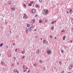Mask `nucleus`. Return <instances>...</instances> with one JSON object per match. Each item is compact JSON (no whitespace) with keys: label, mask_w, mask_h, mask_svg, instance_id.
<instances>
[{"label":"nucleus","mask_w":73,"mask_h":73,"mask_svg":"<svg viewBox=\"0 0 73 73\" xmlns=\"http://www.w3.org/2000/svg\"><path fill=\"white\" fill-rule=\"evenodd\" d=\"M70 42L71 43H72V41H71Z\"/></svg>","instance_id":"obj_55"},{"label":"nucleus","mask_w":73,"mask_h":73,"mask_svg":"<svg viewBox=\"0 0 73 73\" xmlns=\"http://www.w3.org/2000/svg\"><path fill=\"white\" fill-rule=\"evenodd\" d=\"M14 58H15V59L16 58H15V57H14Z\"/></svg>","instance_id":"obj_61"},{"label":"nucleus","mask_w":73,"mask_h":73,"mask_svg":"<svg viewBox=\"0 0 73 73\" xmlns=\"http://www.w3.org/2000/svg\"><path fill=\"white\" fill-rule=\"evenodd\" d=\"M26 69H28V67L26 68Z\"/></svg>","instance_id":"obj_57"},{"label":"nucleus","mask_w":73,"mask_h":73,"mask_svg":"<svg viewBox=\"0 0 73 73\" xmlns=\"http://www.w3.org/2000/svg\"><path fill=\"white\" fill-rule=\"evenodd\" d=\"M1 63L2 64H4V62L3 61H1Z\"/></svg>","instance_id":"obj_14"},{"label":"nucleus","mask_w":73,"mask_h":73,"mask_svg":"<svg viewBox=\"0 0 73 73\" xmlns=\"http://www.w3.org/2000/svg\"><path fill=\"white\" fill-rule=\"evenodd\" d=\"M26 19H27V18H28V16H26Z\"/></svg>","instance_id":"obj_43"},{"label":"nucleus","mask_w":73,"mask_h":73,"mask_svg":"<svg viewBox=\"0 0 73 73\" xmlns=\"http://www.w3.org/2000/svg\"><path fill=\"white\" fill-rule=\"evenodd\" d=\"M35 64H33V66H35Z\"/></svg>","instance_id":"obj_52"},{"label":"nucleus","mask_w":73,"mask_h":73,"mask_svg":"<svg viewBox=\"0 0 73 73\" xmlns=\"http://www.w3.org/2000/svg\"><path fill=\"white\" fill-rule=\"evenodd\" d=\"M29 26L31 28H32L33 27V25H32L31 24H30L29 25Z\"/></svg>","instance_id":"obj_11"},{"label":"nucleus","mask_w":73,"mask_h":73,"mask_svg":"<svg viewBox=\"0 0 73 73\" xmlns=\"http://www.w3.org/2000/svg\"><path fill=\"white\" fill-rule=\"evenodd\" d=\"M59 64H61V61H60V62H59Z\"/></svg>","instance_id":"obj_48"},{"label":"nucleus","mask_w":73,"mask_h":73,"mask_svg":"<svg viewBox=\"0 0 73 73\" xmlns=\"http://www.w3.org/2000/svg\"><path fill=\"white\" fill-rule=\"evenodd\" d=\"M7 48H8V46H7Z\"/></svg>","instance_id":"obj_56"},{"label":"nucleus","mask_w":73,"mask_h":73,"mask_svg":"<svg viewBox=\"0 0 73 73\" xmlns=\"http://www.w3.org/2000/svg\"><path fill=\"white\" fill-rule=\"evenodd\" d=\"M25 16H26V14L25 13L24 14V17H25Z\"/></svg>","instance_id":"obj_25"},{"label":"nucleus","mask_w":73,"mask_h":73,"mask_svg":"<svg viewBox=\"0 0 73 73\" xmlns=\"http://www.w3.org/2000/svg\"><path fill=\"white\" fill-rule=\"evenodd\" d=\"M43 44H45V40H43Z\"/></svg>","instance_id":"obj_15"},{"label":"nucleus","mask_w":73,"mask_h":73,"mask_svg":"<svg viewBox=\"0 0 73 73\" xmlns=\"http://www.w3.org/2000/svg\"><path fill=\"white\" fill-rule=\"evenodd\" d=\"M25 17H23V19H25Z\"/></svg>","instance_id":"obj_51"},{"label":"nucleus","mask_w":73,"mask_h":73,"mask_svg":"<svg viewBox=\"0 0 73 73\" xmlns=\"http://www.w3.org/2000/svg\"><path fill=\"white\" fill-rule=\"evenodd\" d=\"M61 53H64V50H62L61 51Z\"/></svg>","instance_id":"obj_28"},{"label":"nucleus","mask_w":73,"mask_h":73,"mask_svg":"<svg viewBox=\"0 0 73 73\" xmlns=\"http://www.w3.org/2000/svg\"><path fill=\"white\" fill-rule=\"evenodd\" d=\"M54 38H55V39H57V38H56V37H55Z\"/></svg>","instance_id":"obj_49"},{"label":"nucleus","mask_w":73,"mask_h":73,"mask_svg":"<svg viewBox=\"0 0 73 73\" xmlns=\"http://www.w3.org/2000/svg\"><path fill=\"white\" fill-rule=\"evenodd\" d=\"M28 30L29 31H31V30H32V29H31V28H29L28 29Z\"/></svg>","instance_id":"obj_10"},{"label":"nucleus","mask_w":73,"mask_h":73,"mask_svg":"<svg viewBox=\"0 0 73 73\" xmlns=\"http://www.w3.org/2000/svg\"><path fill=\"white\" fill-rule=\"evenodd\" d=\"M26 72V70H25L23 71V72Z\"/></svg>","instance_id":"obj_44"},{"label":"nucleus","mask_w":73,"mask_h":73,"mask_svg":"<svg viewBox=\"0 0 73 73\" xmlns=\"http://www.w3.org/2000/svg\"><path fill=\"white\" fill-rule=\"evenodd\" d=\"M45 44H48V41H45Z\"/></svg>","instance_id":"obj_24"},{"label":"nucleus","mask_w":73,"mask_h":73,"mask_svg":"<svg viewBox=\"0 0 73 73\" xmlns=\"http://www.w3.org/2000/svg\"><path fill=\"white\" fill-rule=\"evenodd\" d=\"M12 66H13V65H12Z\"/></svg>","instance_id":"obj_64"},{"label":"nucleus","mask_w":73,"mask_h":73,"mask_svg":"<svg viewBox=\"0 0 73 73\" xmlns=\"http://www.w3.org/2000/svg\"><path fill=\"white\" fill-rule=\"evenodd\" d=\"M8 4L9 5H11V1H9L8 2Z\"/></svg>","instance_id":"obj_9"},{"label":"nucleus","mask_w":73,"mask_h":73,"mask_svg":"<svg viewBox=\"0 0 73 73\" xmlns=\"http://www.w3.org/2000/svg\"><path fill=\"white\" fill-rule=\"evenodd\" d=\"M22 58H25V56H23L22 57Z\"/></svg>","instance_id":"obj_34"},{"label":"nucleus","mask_w":73,"mask_h":73,"mask_svg":"<svg viewBox=\"0 0 73 73\" xmlns=\"http://www.w3.org/2000/svg\"><path fill=\"white\" fill-rule=\"evenodd\" d=\"M46 52L48 54H51V51L49 49H47L46 50Z\"/></svg>","instance_id":"obj_1"},{"label":"nucleus","mask_w":73,"mask_h":73,"mask_svg":"<svg viewBox=\"0 0 73 73\" xmlns=\"http://www.w3.org/2000/svg\"><path fill=\"white\" fill-rule=\"evenodd\" d=\"M48 21V20H45V22H47Z\"/></svg>","instance_id":"obj_33"},{"label":"nucleus","mask_w":73,"mask_h":73,"mask_svg":"<svg viewBox=\"0 0 73 73\" xmlns=\"http://www.w3.org/2000/svg\"><path fill=\"white\" fill-rule=\"evenodd\" d=\"M69 68V69H70V70H71V69H72V66H70Z\"/></svg>","instance_id":"obj_7"},{"label":"nucleus","mask_w":73,"mask_h":73,"mask_svg":"<svg viewBox=\"0 0 73 73\" xmlns=\"http://www.w3.org/2000/svg\"><path fill=\"white\" fill-rule=\"evenodd\" d=\"M64 71H63L61 73H64Z\"/></svg>","instance_id":"obj_42"},{"label":"nucleus","mask_w":73,"mask_h":73,"mask_svg":"<svg viewBox=\"0 0 73 73\" xmlns=\"http://www.w3.org/2000/svg\"><path fill=\"white\" fill-rule=\"evenodd\" d=\"M72 12H73V11L71 9L69 11L70 13H72Z\"/></svg>","instance_id":"obj_8"},{"label":"nucleus","mask_w":73,"mask_h":73,"mask_svg":"<svg viewBox=\"0 0 73 73\" xmlns=\"http://www.w3.org/2000/svg\"><path fill=\"white\" fill-rule=\"evenodd\" d=\"M34 27H32V28H33V29H34Z\"/></svg>","instance_id":"obj_50"},{"label":"nucleus","mask_w":73,"mask_h":73,"mask_svg":"<svg viewBox=\"0 0 73 73\" xmlns=\"http://www.w3.org/2000/svg\"><path fill=\"white\" fill-rule=\"evenodd\" d=\"M50 38H52V35H50Z\"/></svg>","instance_id":"obj_30"},{"label":"nucleus","mask_w":73,"mask_h":73,"mask_svg":"<svg viewBox=\"0 0 73 73\" xmlns=\"http://www.w3.org/2000/svg\"><path fill=\"white\" fill-rule=\"evenodd\" d=\"M39 62H42V60H40Z\"/></svg>","instance_id":"obj_40"},{"label":"nucleus","mask_w":73,"mask_h":73,"mask_svg":"<svg viewBox=\"0 0 73 73\" xmlns=\"http://www.w3.org/2000/svg\"><path fill=\"white\" fill-rule=\"evenodd\" d=\"M40 40H42V38H40Z\"/></svg>","instance_id":"obj_58"},{"label":"nucleus","mask_w":73,"mask_h":73,"mask_svg":"<svg viewBox=\"0 0 73 73\" xmlns=\"http://www.w3.org/2000/svg\"><path fill=\"white\" fill-rule=\"evenodd\" d=\"M35 38H37V36H36V37H35Z\"/></svg>","instance_id":"obj_46"},{"label":"nucleus","mask_w":73,"mask_h":73,"mask_svg":"<svg viewBox=\"0 0 73 73\" xmlns=\"http://www.w3.org/2000/svg\"><path fill=\"white\" fill-rule=\"evenodd\" d=\"M0 47H2L3 46V43H1L0 44Z\"/></svg>","instance_id":"obj_17"},{"label":"nucleus","mask_w":73,"mask_h":73,"mask_svg":"<svg viewBox=\"0 0 73 73\" xmlns=\"http://www.w3.org/2000/svg\"><path fill=\"white\" fill-rule=\"evenodd\" d=\"M46 10L44 9L42 11V13L43 14V15H46Z\"/></svg>","instance_id":"obj_2"},{"label":"nucleus","mask_w":73,"mask_h":73,"mask_svg":"<svg viewBox=\"0 0 73 73\" xmlns=\"http://www.w3.org/2000/svg\"><path fill=\"white\" fill-rule=\"evenodd\" d=\"M31 3H32V4H33V1H31Z\"/></svg>","instance_id":"obj_41"},{"label":"nucleus","mask_w":73,"mask_h":73,"mask_svg":"<svg viewBox=\"0 0 73 73\" xmlns=\"http://www.w3.org/2000/svg\"><path fill=\"white\" fill-rule=\"evenodd\" d=\"M30 72V70H29V71L27 72V73H29Z\"/></svg>","instance_id":"obj_47"},{"label":"nucleus","mask_w":73,"mask_h":73,"mask_svg":"<svg viewBox=\"0 0 73 73\" xmlns=\"http://www.w3.org/2000/svg\"><path fill=\"white\" fill-rule=\"evenodd\" d=\"M32 12L33 13H36V10L35 9H33L32 10Z\"/></svg>","instance_id":"obj_3"},{"label":"nucleus","mask_w":73,"mask_h":73,"mask_svg":"<svg viewBox=\"0 0 73 73\" xmlns=\"http://www.w3.org/2000/svg\"><path fill=\"white\" fill-rule=\"evenodd\" d=\"M17 48L15 49V52H17Z\"/></svg>","instance_id":"obj_32"},{"label":"nucleus","mask_w":73,"mask_h":73,"mask_svg":"<svg viewBox=\"0 0 73 73\" xmlns=\"http://www.w3.org/2000/svg\"><path fill=\"white\" fill-rule=\"evenodd\" d=\"M71 21H72V24H73V20H72Z\"/></svg>","instance_id":"obj_36"},{"label":"nucleus","mask_w":73,"mask_h":73,"mask_svg":"<svg viewBox=\"0 0 73 73\" xmlns=\"http://www.w3.org/2000/svg\"><path fill=\"white\" fill-rule=\"evenodd\" d=\"M17 65H19V62H18L17 63Z\"/></svg>","instance_id":"obj_45"},{"label":"nucleus","mask_w":73,"mask_h":73,"mask_svg":"<svg viewBox=\"0 0 73 73\" xmlns=\"http://www.w3.org/2000/svg\"><path fill=\"white\" fill-rule=\"evenodd\" d=\"M26 33H28V30H26Z\"/></svg>","instance_id":"obj_26"},{"label":"nucleus","mask_w":73,"mask_h":73,"mask_svg":"<svg viewBox=\"0 0 73 73\" xmlns=\"http://www.w3.org/2000/svg\"><path fill=\"white\" fill-rule=\"evenodd\" d=\"M1 56V54L0 53V57Z\"/></svg>","instance_id":"obj_59"},{"label":"nucleus","mask_w":73,"mask_h":73,"mask_svg":"<svg viewBox=\"0 0 73 73\" xmlns=\"http://www.w3.org/2000/svg\"><path fill=\"white\" fill-rule=\"evenodd\" d=\"M27 27H29V24H28L27 25Z\"/></svg>","instance_id":"obj_23"},{"label":"nucleus","mask_w":73,"mask_h":73,"mask_svg":"<svg viewBox=\"0 0 73 73\" xmlns=\"http://www.w3.org/2000/svg\"><path fill=\"white\" fill-rule=\"evenodd\" d=\"M51 30H53V27H52L51 28Z\"/></svg>","instance_id":"obj_37"},{"label":"nucleus","mask_w":73,"mask_h":73,"mask_svg":"<svg viewBox=\"0 0 73 73\" xmlns=\"http://www.w3.org/2000/svg\"><path fill=\"white\" fill-rule=\"evenodd\" d=\"M16 73H19V72L18 71H17L16 72Z\"/></svg>","instance_id":"obj_38"},{"label":"nucleus","mask_w":73,"mask_h":73,"mask_svg":"<svg viewBox=\"0 0 73 73\" xmlns=\"http://www.w3.org/2000/svg\"><path fill=\"white\" fill-rule=\"evenodd\" d=\"M38 15H35V17H37V16H38Z\"/></svg>","instance_id":"obj_39"},{"label":"nucleus","mask_w":73,"mask_h":73,"mask_svg":"<svg viewBox=\"0 0 73 73\" xmlns=\"http://www.w3.org/2000/svg\"><path fill=\"white\" fill-rule=\"evenodd\" d=\"M40 3H41L42 2V0H39Z\"/></svg>","instance_id":"obj_27"},{"label":"nucleus","mask_w":73,"mask_h":73,"mask_svg":"<svg viewBox=\"0 0 73 73\" xmlns=\"http://www.w3.org/2000/svg\"><path fill=\"white\" fill-rule=\"evenodd\" d=\"M25 52V50H23V51H22L21 52V53H22V54H24Z\"/></svg>","instance_id":"obj_5"},{"label":"nucleus","mask_w":73,"mask_h":73,"mask_svg":"<svg viewBox=\"0 0 73 73\" xmlns=\"http://www.w3.org/2000/svg\"><path fill=\"white\" fill-rule=\"evenodd\" d=\"M65 36H63V40H65Z\"/></svg>","instance_id":"obj_20"},{"label":"nucleus","mask_w":73,"mask_h":73,"mask_svg":"<svg viewBox=\"0 0 73 73\" xmlns=\"http://www.w3.org/2000/svg\"><path fill=\"white\" fill-rule=\"evenodd\" d=\"M17 71V70L16 69H15L14 70V72H16Z\"/></svg>","instance_id":"obj_19"},{"label":"nucleus","mask_w":73,"mask_h":73,"mask_svg":"<svg viewBox=\"0 0 73 73\" xmlns=\"http://www.w3.org/2000/svg\"><path fill=\"white\" fill-rule=\"evenodd\" d=\"M24 6L25 7H27V5H26L25 4H24Z\"/></svg>","instance_id":"obj_18"},{"label":"nucleus","mask_w":73,"mask_h":73,"mask_svg":"<svg viewBox=\"0 0 73 73\" xmlns=\"http://www.w3.org/2000/svg\"><path fill=\"white\" fill-rule=\"evenodd\" d=\"M13 45L14 46H15V43H13Z\"/></svg>","instance_id":"obj_31"},{"label":"nucleus","mask_w":73,"mask_h":73,"mask_svg":"<svg viewBox=\"0 0 73 73\" xmlns=\"http://www.w3.org/2000/svg\"><path fill=\"white\" fill-rule=\"evenodd\" d=\"M31 3H30L29 5V6H31Z\"/></svg>","instance_id":"obj_35"},{"label":"nucleus","mask_w":73,"mask_h":73,"mask_svg":"<svg viewBox=\"0 0 73 73\" xmlns=\"http://www.w3.org/2000/svg\"><path fill=\"white\" fill-rule=\"evenodd\" d=\"M39 23H42V21L41 20H39Z\"/></svg>","instance_id":"obj_16"},{"label":"nucleus","mask_w":73,"mask_h":73,"mask_svg":"<svg viewBox=\"0 0 73 73\" xmlns=\"http://www.w3.org/2000/svg\"><path fill=\"white\" fill-rule=\"evenodd\" d=\"M55 22L56 23V21H55Z\"/></svg>","instance_id":"obj_63"},{"label":"nucleus","mask_w":73,"mask_h":73,"mask_svg":"<svg viewBox=\"0 0 73 73\" xmlns=\"http://www.w3.org/2000/svg\"><path fill=\"white\" fill-rule=\"evenodd\" d=\"M24 66H23V68H24Z\"/></svg>","instance_id":"obj_60"},{"label":"nucleus","mask_w":73,"mask_h":73,"mask_svg":"<svg viewBox=\"0 0 73 73\" xmlns=\"http://www.w3.org/2000/svg\"><path fill=\"white\" fill-rule=\"evenodd\" d=\"M54 22H52L51 23L52 24H54Z\"/></svg>","instance_id":"obj_29"},{"label":"nucleus","mask_w":73,"mask_h":73,"mask_svg":"<svg viewBox=\"0 0 73 73\" xmlns=\"http://www.w3.org/2000/svg\"><path fill=\"white\" fill-rule=\"evenodd\" d=\"M34 31H36V29H35Z\"/></svg>","instance_id":"obj_54"},{"label":"nucleus","mask_w":73,"mask_h":73,"mask_svg":"<svg viewBox=\"0 0 73 73\" xmlns=\"http://www.w3.org/2000/svg\"><path fill=\"white\" fill-rule=\"evenodd\" d=\"M68 73H70V72H68Z\"/></svg>","instance_id":"obj_62"},{"label":"nucleus","mask_w":73,"mask_h":73,"mask_svg":"<svg viewBox=\"0 0 73 73\" xmlns=\"http://www.w3.org/2000/svg\"><path fill=\"white\" fill-rule=\"evenodd\" d=\"M61 32H65V30H63L62 31H61Z\"/></svg>","instance_id":"obj_21"},{"label":"nucleus","mask_w":73,"mask_h":73,"mask_svg":"<svg viewBox=\"0 0 73 73\" xmlns=\"http://www.w3.org/2000/svg\"><path fill=\"white\" fill-rule=\"evenodd\" d=\"M48 13V10H46V14H47V13Z\"/></svg>","instance_id":"obj_13"},{"label":"nucleus","mask_w":73,"mask_h":73,"mask_svg":"<svg viewBox=\"0 0 73 73\" xmlns=\"http://www.w3.org/2000/svg\"><path fill=\"white\" fill-rule=\"evenodd\" d=\"M12 11L13 12V11H15V9L13 8H12L11 9Z\"/></svg>","instance_id":"obj_12"},{"label":"nucleus","mask_w":73,"mask_h":73,"mask_svg":"<svg viewBox=\"0 0 73 73\" xmlns=\"http://www.w3.org/2000/svg\"><path fill=\"white\" fill-rule=\"evenodd\" d=\"M67 13H69V11H67Z\"/></svg>","instance_id":"obj_53"},{"label":"nucleus","mask_w":73,"mask_h":73,"mask_svg":"<svg viewBox=\"0 0 73 73\" xmlns=\"http://www.w3.org/2000/svg\"><path fill=\"white\" fill-rule=\"evenodd\" d=\"M36 8H38V7H39L38 5H36Z\"/></svg>","instance_id":"obj_22"},{"label":"nucleus","mask_w":73,"mask_h":73,"mask_svg":"<svg viewBox=\"0 0 73 73\" xmlns=\"http://www.w3.org/2000/svg\"><path fill=\"white\" fill-rule=\"evenodd\" d=\"M39 53H40V50H37L36 52V54H39Z\"/></svg>","instance_id":"obj_4"},{"label":"nucleus","mask_w":73,"mask_h":73,"mask_svg":"<svg viewBox=\"0 0 73 73\" xmlns=\"http://www.w3.org/2000/svg\"><path fill=\"white\" fill-rule=\"evenodd\" d=\"M35 19H33L32 21V23H35Z\"/></svg>","instance_id":"obj_6"}]
</instances>
